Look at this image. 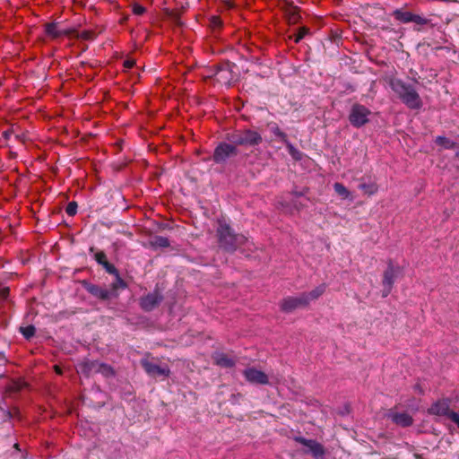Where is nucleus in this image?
<instances>
[{
  "instance_id": "obj_1",
  "label": "nucleus",
  "mask_w": 459,
  "mask_h": 459,
  "mask_svg": "<svg viewBox=\"0 0 459 459\" xmlns=\"http://www.w3.org/2000/svg\"><path fill=\"white\" fill-rule=\"evenodd\" d=\"M389 84L400 100L409 108L420 109L422 107L420 96L413 85L396 78L391 79Z\"/></svg>"
},
{
  "instance_id": "obj_2",
  "label": "nucleus",
  "mask_w": 459,
  "mask_h": 459,
  "mask_svg": "<svg viewBox=\"0 0 459 459\" xmlns=\"http://www.w3.org/2000/svg\"><path fill=\"white\" fill-rule=\"evenodd\" d=\"M217 235L220 247L230 253L235 252L238 248L248 243V239L244 235L235 234L226 223L220 222Z\"/></svg>"
},
{
  "instance_id": "obj_3",
  "label": "nucleus",
  "mask_w": 459,
  "mask_h": 459,
  "mask_svg": "<svg viewBox=\"0 0 459 459\" xmlns=\"http://www.w3.org/2000/svg\"><path fill=\"white\" fill-rule=\"evenodd\" d=\"M226 139L232 145L238 146H255L262 143V136L255 131L249 129L238 130L231 134H228Z\"/></svg>"
},
{
  "instance_id": "obj_4",
  "label": "nucleus",
  "mask_w": 459,
  "mask_h": 459,
  "mask_svg": "<svg viewBox=\"0 0 459 459\" xmlns=\"http://www.w3.org/2000/svg\"><path fill=\"white\" fill-rule=\"evenodd\" d=\"M238 154V150L231 143H220L214 149L212 160L219 165H225L227 162Z\"/></svg>"
},
{
  "instance_id": "obj_5",
  "label": "nucleus",
  "mask_w": 459,
  "mask_h": 459,
  "mask_svg": "<svg viewBox=\"0 0 459 459\" xmlns=\"http://www.w3.org/2000/svg\"><path fill=\"white\" fill-rule=\"evenodd\" d=\"M150 355L148 354L145 358L141 359V366L144 369V371L152 377H169L170 374V369L167 365H160L155 362V359H149Z\"/></svg>"
},
{
  "instance_id": "obj_6",
  "label": "nucleus",
  "mask_w": 459,
  "mask_h": 459,
  "mask_svg": "<svg viewBox=\"0 0 459 459\" xmlns=\"http://www.w3.org/2000/svg\"><path fill=\"white\" fill-rule=\"evenodd\" d=\"M370 114L371 111L367 107L356 103L351 108L349 121L351 126L359 128L368 122V116Z\"/></svg>"
},
{
  "instance_id": "obj_7",
  "label": "nucleus",
  "mask_w": 459,
  "mask_h": 459,
  "mask_svg": "<svg viewBox=\"0 0 459 459\" xmlns=\"http://www.w3.org/2000/svg\"><path fill=\"white\" fill-rule=\"evenodd\" d=\"M235 65L230 62L221 63L214 66V73L212 74L217 82L224 85H230L233 81L232 68Z\"/></svg>"
},
{
  "instance_id": "obj_8",
  "label": "nucleus",
  "mask_w": 459,
  "mask_h": 459,
  "mask_svg": "<svg viewBox=\"0 0 459 459\" xmlns=\"http://www.w3.org/2000/svg\"><path fill=\"white\" fill-rule=\"evenodd\" d=\"M82 370L87 375H92L100 373L107 377L115 375L113 368L105 363H101L98 360H89L82 364Z\"/></svg>"
},
{
  "instance_id": "obj_9",
  "label": "nucleus",
  "mask_w": 459,
  "mask_h": 459,
  "mask_svg": "<svg viewBox=\"0 0 459 459\" xmlns=\"http://www.w3.org/2000/svg\"><path fill=\"white\" fill-rule=\"evenodd\" d=\"M392 15L395 20L403 23L414 22L416 25H427L430 22V21L424 16L403 11V9H395Z\"/></svg>"
},
{
  "instance_id": "obj_10",
  "label": "nucleus",
  "mask_w": 459,
  "mask_h": 459,
  "mask_svg": "<svg viewBox=\"0 0 459 459\" xmlns=\"http://www.w3.org/2000/svg\"><path fill=\"white\" fill-rule=\"evenodd\" d=\"M307 297L303 295V292L298 296H290L283 299L281 302V309L285 313H291L297 308L307 307Z\"/></svg>"
},
{
  "instance_id": "obj_11",
  "label": "nucleus",
  "mask_w": 459,
  "mask_h": 459,
  "mask_svg": "<svg viewBox=\"0 0 459 459\" xmlns=\"http://www.w3.org/2000/svg\"><path fill=\"white\" fill-rule=\"evenodd\" d=\"M279 8L283 12L285 19L289 24H296L299 22L300 9L293 4V2L288 0H280Z\"/></svg>"
},
{
  "instance_id": "obj_12",
  "label": "nucleus",
  "mask_w": 459,
  "mask_h": 459,
  "mask_svg": "<svg viewBox=\"0 0 459 459\" xmlns=\"http://www.w3.org/2000/svg\"><path fill=\"white\" fill-rule=\"evenodd\" d=\"M163 300V296L158 290L148 293L140 299V306L144 311H152Z\"/></svg>"
},
{
  "instance_id": "obj_13",
  "label": "nucleus",
  "mask_w": 459,
  "mask_h": 459,
  "mask_svg": "<svg viewBox=\"0 0 459 459\" xmlns=\"http://www.w3.org/2000/svg\"><path fill=\"white\" fill-rule=\"evenodd\" d=\"M246 380L255 385H267L269 383L268 376L255 368H247L243 371Z\"/></svg>"
},
{
  "instance_id": "obj_14",
  "label": "nucleus",
  "mask_w": 459,
  "mask_h": 459,
  "mask_svg": "<svg viewBox=\"0 0 459 459\" xmlns=\"http://www.w3.org/2000/svg\"><path fill=\"white\" fill-rule=\"evenodd\" d=\"M451 400L449 398H442L431 404L428 409L429 415L446 416L450 411Z\"/></svg>"
},
{
  "instance_id": "obj_15",
  "label": "nucleus",
  "mask_w": 459,
  "mask_h": 459,
  "mask_svg": "<svg viewBox=\"0 0 459 459\" xmlns=\"http://www.w3.org/2000/svg\"><path fill=\"white\" fill-rule=\"evenodd\" d=\"M296 441L299 444L307 446L309 450V452L313 455V456L316 459L322 457L325 455V448L324 446L316 442V440L312 439H306L304 437H297Z\"/></svg>"
},
{
  "instance_id": "obj_16",
  "label": "nucleus",
  "mask_w": 459,
  "mask_h": 459,
  "mask_svg": "<svg viewBox=\"0 0 459 459\" xmlns=\"http://www.w3.org/2000/svg\"><path fill=\"white\" fill-rule=\"evenodd\" d=\"M85 290L91 294L93 297L101 300H108L112 298V293L108 289L103 288L100 285L83 282Z\"/></svg>"
},
{
  "instance_id": "obj_17",
  "label": "nucleus",
  "mask_w": 459,
  "mask_h": 459,
  "mask_svg": "<svg viewBox=\"0 0 459 459\" xmlns=\"http://www.w3.org/2000/svg\"><path fill=\"white\" fill-rule=\"evenodd\" d=\"M388 418L391 419L394 424L402 428L410 427L413 424V419L408 412H395L391 411L388 413Z\"/></svg>"
},
{
  "instance_id": "obj_18",
  "label": "nucleus",
  "mask_w": 459,
  "mask_h": 459,
  "mask_svg": "<svg viewBox=\"0 0 459 459\" xmlns=\"http://www.w3.org/2000/svg\"><path fill=\"white\" fill-rule=\"evenodd\" d=\"M397 273H398V268H395L394 266L392 261H389L388 264H387V268L384 272L382 284L393 286L394 283V280H395Z\"/></svg>"
},
{
  "instance_id": "obj_19",
  "label": "nucleus",
  "mask_w": 459,
  "mask_h": 459,
  "mask_svg": "<svg viewBox=\"0 0 459 459\" xmlns=\"http://www.w3.org/2000/svg\"><path fill=\"white\" fill-rule=\"evenodd\" d=\"M45 32L48 37L57 39L63 35H69L71 30H59L56 22H50L45 25Z\"/></svg>"
},
{
  "instance_id": "obj_20",
  "label": "nucleus",
  "mask_w": 459,
  "mask_h": 459,
  "mask_svg": "<svg viewBox=\"0 0 459 459\" xmlns=\"http://www.w3.org/2000/svg\"><path fill=\"white\" fill-rule=\"evenodd\" d=\"M213 359L218 366L223 368H232L236 364V360L225 353H217Z\"/></svg>"
},
{
  "instance_id": "obj_21",
  "label": "nucleus",
  "mask_w": 459,
  "mask_h": 459,
  "mask_svg": "<svg viewBox=\"0 0 459 459\" xmlns=\"http://www.w3.org/2000/svg\"><path fill=\"white\" fill-rule=\"evenodd\" d=\"M28 384L22 378L12 379L6 386V392L16 394L27 387Z\"/></svg>"
},
{
  "instance_id": "obj_22",
  "label": "nucleus",
  "mask_w": 459,
  "mask_h": 459,
  "mask_svg": "<svg viewBox=\"0 0 459 459\" xmlns=\"http://www.w3.org/2000/svg\"><path fill=\"white\" fill-rule=\"evenodd\" d=\"M326 290V285L325 283L320 284L319 286L316 287L314 290H312L309 292H303V295L307 297V305L313 300L317 299L320 296H322Z\"/></svg>"
},
{
  "instance_id": "obj_23",
  "label": "nucleus",
  "mask_w": 459,
  "mask_h": 459,
  "mask_svg": "<svg viewBox=\"0 0 459 459\" xmlns=\"http://www.w3.org/2000/svg\"><path fill=\"white\" fill-rule=\"evenodd\" d=\"M127 287L126 281L120 277L119 274L116 275V281L110 285V290L112 293V298H116L117 296V290L126 289Z\"/></svg>"
},
{
  "instance_id": "obj_24",
  "label": "nucleus",
  "mask_w": 459,
  "mask_h": 459,
  "mask_svg": "<svg viewBox=\"0 0 459 459\" xmlns=\"http://www.w3.org/2000/svg\"><path fill=\"white\" fill-rule=\"evenodd\" d=\"M435 143L437 145H440L444 149H446V150H451V149L457 148V143L455 142H454V141H452L449 138H446L445 136H437L435 139Z\"/></svg>"
},
{
  "instance_id": "obj_25",
  "label": "nucleus",
  "mask_w": 459,
  "mask_h": 459,
  "mask_svg": "<svg viewBox=\"0 0 459 459\" xmlns=\"http://www.w3.org/2000/svg\"><path fill=\"white\" fill-rule=\"evenodd\" d=\"M268 127L270 131L278 137L282 143L287 142L288 136L282 132L276 123H269Z\"/></svg>"
},
{
  "instance_id": "obj_26",
  "label": "nucleus",
  "mask_w": 459,
  "mask_h": 459,
  "mask_svg": "<svg viewBox=\"0 0 459 459\" xmlns=\"http://www.w3.org/2000/svg\"><path fill=\"white\" fill-rule=\"evenodd\" d=\"M151 246L154 247H168L170 246V242L166 237L155 236L151 241Z\"/></svg>"
},
{
  "instance_id": "obj_27",
  "label": "nucleus",
  "mask_w": 459,
  "mask_h": 459,
  "mask_svg": "<svg viewBox=\"0 0 459 459\" xmlns=\"http://www.w3.org/2000/svg\"><path fill=\"white\" fill-rule=\"evenodd\" d=\"M359 188L364 192V194L368 195H372L376 194L378 190V186L376 183H361L359 186Z\"/></svg>"
},
{
  "instance_id": "obj_28",
  "label": "nucleus",
  "mask_w": 459,
  "mask_h": 459,
  "mask_svg": "<svg viewBox=\"0 0 459 459\" xmlns=\"http://www.w3.org/2000/svg\"><path fill=\"white\" fill-rule=\"evenodd\" d=\"M333 189L338 195L342 196V199H348L351 196L350 191L342 183H334Z\"/></svg>"
},
{
  "instance_id": "obj_29",
  "label": "nucleus",
  "mask_w": 459,
  "mask_h": 459,
  "mask_svg": "<svg viewBox=\"0 0 459 459\" xmlns=\"http://www.w3.org/2000/svg\"><path fill=\"white\" fill-rule=\"evenodd\" d=\"M90 252L94 253V258L102 266L108 262L107 255L103 251L95 252V247H90Z\"/></svg>"
},
{
  "instance_id": "obj_30",
  "label": "nucleus",
  "mask_w": 459,
  "mask_h": 459,
  "mask_svg": "<svg viewBox=\"0 0 459 459\" xmlns=\"http://www.w3.org/2000/svg\"><path fill=\"white\" fill-rule=\"evenodd\" d=\"M20 332L22 333L25 339L30 340L31 337L35 335L36 328L34 325H30L24 327H21Z\"/></svg>"
},
{
  "instance_id": "obj_31",
  "label": "nucleus",
  "mask_w": 459,
  "mask_h": 459,
  "mask_svg": "<svg viewBox=\"0 0 459 459\" xmlns=\"http://www.w3.org/2000/svg\"><path fill=\"white\" fill-rule=\"evenodd\" d=\"M309 29L307 27H301L299 32L294 36V42L299 43L307 34H308Z\"/></svg>"
},
{
  "instance_id": "obj_32",
  "label": "nucleus",
  "mask_w": 459,
  "mask_h": 459,
  "mask_svg": "<svg viewBox=\"0 0 459 459\" xmlns=\"http://www.w3.org/2000/svg\"><path fill=\"white\" fill-rule=\"evenodd\" d=\"M77 203L73 201V202H70L68 203V204L66 205V208H65V212L69 215V216H74L76 214L77 212Z\"/></svg>"
},
{
  "instance_id": "obj_33",
  "label": "nucleus",
  "mask_w": 459,
  "mask_h": 459,
  "mask_svg": "<svg viewBox=\"0 0 459 459\" xmlns=\"http://www.w3.org/2000/svg\"><path fill=\"white\" fill-rule=\"evenodd\" d=\"M10 295L9 287H0V304L5 302Z\"/></svg>"
},
{
  "instance_id": "obj_34",
  "label": "nucleus",
  "mask_w": 459,
  "mask_h": 459,
  "mask_svg": "<svg viewBox=\"0 0 459 459\" xmlns=\"http://www.w3.org/2000/svg\"><path fill=\"white\" fill-rule=\"evenodd\" d=\"M283 143L286 145L290 154L293 158L299 159L298 155L299 154V152L296 150V148L292 145V143H290L288 139H287V142H284Z\"/></svg>"
},
{
  "instance_id": "obj_35",
  "label": "nucleus",
  "mask_w": 459,
  "mask_h": 459,
  "mask_svg": "<svg viewBox=\"0 0 459 459\" xmlns=\"http://www.w3.org/2000/svg\"><path fill=\"white\" fill-rule=\"evenodd\" d=\"M103 267L106 270V272L108 273L109 274H113L115 276L119 274L118 270L115 267V265L110 264L108 261L103 265Z\"/></svg>"
},
{
  "instance_id": "obj_36",
  "label": "nucleus",
  "mask_w": 459,
  "mask_h": 459,
  "mask_svg": "<svg viewBox=\"0 0 459 459\" xmlns=\"http://www.w3.org/2000/svg\"><path fill=\"white\" fill-rule=\"evenodd\" d=\"M447 419H449L451 421L456 424V426L459 428V414L450 410L449 413L446 416Z\"/></svg>"
},
{
  "instance_id": "obj_37",
  "label": "nucleus",
  "mask_w": 459,
  "mask_h": 459,
  "mask_svg": "<svg viewBox=\"0 0 459 459\" xmlns=\"http://www.w3.org/2000/svg\"><path fill=\"white\" fill-rule=\"evenodd\" d=\"M222 24V22L220 17L218 16H212L211 19V25L212 28H221Z\"/></svg>"
},
{
  "instance_id": "obj_38",
  "label": "nucleus",
  "mask_w": 459,
  "mask_h": 459,
  "mask_svg": "<svg viewBox=\"0 0 459 459\" xmlns=\"http://www.w3.org/2000/svg\"><path fill=\"white\" fill-rule=\"evenodd\" d=\"M133 12L134 14L142 15L145 12V8L140 4H134L133 7Z\"/></svg>"
},
{
  "instance_id": "obj_39",
  "label": "nucleus",
  "mask_w": 459,
  "mask_h": 459,
  "mask_svg": "<svg viewBox=\"0 0 459 459\" xmlns=\"http://www.w3.org/2000/svg\"><path fill=\"white\" fill-rule=\"evenodd\" d=\"M383 287H384V289L382 291V297L385 298L391 293L393 286L383 285Z\"/></svg>"
},
{
  "instance_id": "obj_40",
  "label": "nucleus",
  "mask_w": 459,
  "mask_h": 459,
  "mask_svg": "<svg viewBox=\"0 0 459 459\" xmlns=\"http://www.w3.org/2000/svg\"><path fill=\"white\" fill-rule=\"evenodd\" d=\"M135 61L134 59H126L124 62V67L126 69H131L134 66Z\"/></svg>"
},
{
  "instance_id": "obj_41",
  "label": "nucleus",
  "mask_w": 459,
  "mask_h": 459,
  "mask_svg": "<svg viewBox=\"0 0 459 459\" xmlns=\"http://www.w3.org/2000/svg\"><path fill=\"white\" fill-rule=\"evenodd\" d=\"M93 32L89 30H84L81 34V38L83 39H92Z\"/></svg>"
},
{
  "instance_id": "obj_42",
  "label": "nucleus",
  "mask_w": 459,
  "mask_h": 459,
  "mask_svg": "<svg viewBox=\"0 0 459 459\" xmlns=\"http://www.w3.org/2000/svg\"><path fill=\"white\" fill-rule=\"evenodd\" d=\"M12 134H13V130H12V129H8V130L4 131V132L2 133V135H3V137H4L5 140H8V139L11 137V135H12Z\"/></svg>"
},
{
  "instance_id": "obj_43",
  "label": "nucleus",
  "mask_w": 459,
  "mask_h": 459,
  "mask_svg": "<svg viewBox=\"0 0 459 459\" xmlns=\"http://www.w3.org/2000/svg\"><path fill=\"white\" fill-rule=\"evenodd\" d=\"M307 192V189H304L303 191H292L291 194L295 196H301L304 195Z\"/></svg>"
},
{
  "instance_id": "obj_44",
  "label": "nucleus",
  "mask_w": 459,
  "mask_h": 459,
  "mask_svg": "<svg viewBox=\"0 0 459 459\" xmlns=\"http://www.w3.org/2000/svg\"><path fill=\"white\" fill-rule=\"evenodd\" d=\"M6 362L5 356L3 352H0V366L4 365Z\"/></svg>"
},
{
  "instance_id": "obj_45",
  "label": "nucleus",
  "mask_w": 459,
  "mask_h": 459,
  "mask_svg": "<svg viewBox=\"0 0 459 459\" xmlns=\"http://www.w3.org/2000/svg\"><path fill=\"white\" fill-rule=\"evenodd\" d=\"M54 369H55L56 374H58V375H62L63 374V370H62V368L59 366L56 365L54 367Z\"/></svg>"
},
{
  "instance_id": "obj_46",
  "label": "nucleus",
  "mask_w": 459,
  "mask_h": 459,
  "mask_svg": "<svg viewBox=\"0 0 459 459\" xmlns=\"http://www.w3.org/2000/svg\"><path fill=\"white\" fill-rule=\"evenodd\" d=\"M13 447L16 449V450H20V446L18 443L14 444Z\"/></svg>"
},
{
  "instance_id": "obj_47",
  "label": "nucleus",
  "mask_w": 459,
  "mask_h": 459,
  "mask_svg": "<svg viewBox=\"0 0 459 459\" xmlns=\"http://www.w3.org/2000/svg\"><path fill=\"white\" fill-rule=\"evenodd\" d=\"M455 158H457L459 160V146H458V150L455 152Z\"/></svg>"
},
{
  "instance_id": "obj_48",
  "label": "nucleus",
  "mask_w": 459,
  "mask_h": 459,
  "mask_svg": "<svg viewBox=\"0 0 459 459\" xmlns=\"http://www.w3.org/2000/svg\"><path fill=\"white\" fill-rule=\"evenodd\" d=\"M7 415H8V417H9V418H11V417H12V414H11V412H10V411H8V412H7Z\"/></svg>"
},
{
  "instance_id": "obj_49",
  "label": "nucleus",
  "mask_w": 459,
  "mask_h": 459,
  "mask_svg": "<svg viewBox=\"0 0 459 459\" xmlns=\"http://www.w3.org/2000/svg\"><path fill=\"white\" fill-rule=\"evenodd\" d=\"M415 30L420 31V28H415Z\"/></svg>"
}]
</instances>
